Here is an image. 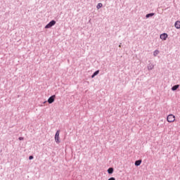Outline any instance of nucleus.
<instances>
[{
  "mask_svg": "<svg viewBox=\"0 0 180 180\" xmlns=\"http://www.w3.org/2000/svg\"><path fill=\"white\" fill-rule=\"evenodd\" d=\"M57 23V22L54 20H51L46 26V29H51V27H53Z\"/></svg>",
  "mask_w": 180,
  "mask_h": 180,
  "instance_id": "nucleus-1",
  "label": "nucleus"
},
{
  "mask_svg": "<svg viewBox=\"0 0 180 180\" xmlns=\"http://www.w3.org/2000/svg\"><path fill=\"white\" fill-rule=\"evenodd\" d=\"M167 120L169 123H173V122H175V115L169 114L167 117Z\"/></svg>",
  "mask_w": 180,
  "mask_h": 180,
  "instance_id": "nucleus-2",
  "label": "nucleus"
},
{
  "mask_svg": "<svg viewBox=\"0 0 180 180\" xmlns=\"http://www.w3.org/2000/svg\"><path fill=\"white\" fill-rule=\"evenodd\" d=\"M55 101H56V94H53V95L51 96L48 98V103H49V104L53 103Z\"/></svg>",
  "mask_w": 180,
  "mask_h": 180,
  "instance_id": "nucleus-3",
  "label": "nucleus"
},
{
  "mask_svg": "<svg viewBox=\"0 0 180 180\" xmlns=\"http://www.w3.org/2000/svg\"><path fill=\"white\" fill-rule=\"evenodd\" d=\"M160 39L161 40L165 41L167 39H168V34L164 32L160 35Z\"/></svg>",
  "mask_w": 180,
  "mask_h": 180,
  "instance_id": "nucleus-4",
  "label": "nucleus"
},
{
  "mask_svg": "<svg viewBox=\"0 0 180 180\" xmlns=\"http://www.w3.org/2000/svg\"><path fill=\"white\" fill-rule=\"evenodd\" d=\"M141 162H142L141 160H136L134 162L135 167H140V165H141Z\"/></svg>",
  "mask_w": 180,
  "mask_h": 180,
  "instance_id": "nucleus-5",
  "label": "nucleus"
},
{
  "mask_svg": "<svg viewBox=\"0 0 180 180\" xmlns=\"http://www.w3.org/2000/svg\"><path fill=\"white\" fill-rule=\"evenodd\" d=\"M154 15H155V13H150L146 15V19H148V18H153V16H154Z\"/></svg>",
  "mask_w": 180,
  "mask_h": 180,
  "instance_id": "nucleus-6",
  "label": "nucleus"
},
{
  "mask_svg": "<svg viewBox=\"0 0 180 180\" xmlns=\"http://www.w3.org/2000/svg\"><path fill=\"white\" fill-rule=\"evenodd\" d=\"M148 71H151V70H154V65L153 63H150L148 65Z\"/></svg>",
  "mask_w": 180,
  "mask_h": 180,
  "instance_id": "nucleus-7",
  "label": "nucleus"
},
{
  "mask_svg": "<svg viewBox=\"0 0 180 180\" xmlns=\"http://www.w3.org/2000/svg\"><path fill=\"white\" fill-rule=\"evenodd\" d=\"M176 29H180V21H176L174 23Z\"/></svg>",
  "mask_w": 180,
  "mask_h": 180,
  "instance_id": "nucleus-8",
  "label": "nucleus"
},
{
  "mask_svg": "<svg viewBox=\"0 0 180 180\" xmlns=\"http://www.w3.org/2000/svg\"><path fill=\"white\" fill-rule=\"evenodd\" d=\"M179 88V84H175L172 87V91H175Z\"/></svg>",
  "mask_w": 180,
  "mask_h": 180,
  "instance_id": "nucleus-9",
  "label": "nucleus"
},
{
  "mask_svg": "<svg viewBox=\"0 0 180 180\" xmlns=\"http://www.w3.org/2000/svg\"><path fill=\"white\" fill-rule=\"evenodd\" d=\"M115 171V169L113 167H110L108 169L107 172L109 174H112L113 172Z\"/></svg>",
  "mask_w": 180,
  "mask_h": 180,
  "instance_id": "nucleus-10",
  "label": "nucleus"
},
{
  "mask_svg": "<svg viewBox=\"0 0 180 180\" xmlns=\"http://www.w3.org/2000/svg\"><path fill=\"white\" fill-rule=\"evenodd\" d=\"M98 74H99V70L95 71V72L91 75V78H95V77H96V75H98Z\"/></svg>",
  "mask_w": 180,
  "mask_h": 180,
  "instance_id": "nucleus-11",
  "label": "nucleus"
},
{
  "mask_svg": "<svg viewBox=\"0 0 180 180\" xmlns=\"http://www.w3.org/2000/svg\"><path fill=\"white\" fill-rule=\"evenodd\" d=\"M158 54H160V51L155 50V51H153L154 57H157V56H158Z\"/></svg>",
  "mask_w": 180,
  "mask_h": 180,
  "instance_id": "nucleus-12",
  "label": "nucleus"
},
{
  "mask_svg": "<svg viewBox=\"0 0 180 180\" xmlns=\"http://www.w3.org/2000/svg\"><path fill=\"white\" fill-rule=\"evenodd\" d=\"M55 141L57 144H60V136H55Z\"/></svg>",
  "mask_w": 180,
  "mask_h": 180,
  "instance_id": "nucleus-13",
  "label": "nucleus"
},
{
  "mask_svg": "<svg viewBox=\"0 0 180 180\" xmlns=\"http://www.w3.org/2000/svg\"><path fill=\"white\" fill-rule=\"evenodd\" d=\"M103 6V4H102V3H98L96 6V8L101 9V8H102Z\"/></svg>",
  "mask_w": 180,
  "mask_h": 180,
  "instance_id": "nucleus-14",
  "label": "nucleus"
},
{
  "mask_svg": "<svg viewBox=\"0 0 180 180\" xmlns=\"http://www.w3.org/2000/svg\"><path fill=\"white\" fill-rule=\"evenodd\" d=\"M55 137H60V130L56 131Z\"/></svg>",
  "mask_w": 180,
  "mask_h": 180,
  "instance_id": "nucleus-15",
  "label": "nucleus"
},
{
  "mask_svg": "<svg viewBox=\"0 0 180 180\" xmlns=\"http://www.w3.org/2000/svg\"><path fill=\"white\" fill-rule=\"evenodd\" d=\"M33 158H34V157L33 155H30L29 156V160H33Z\"/></svg>",
  "mask_w": 180,
  "mask_h": 180,
  "instance_id": "nucleus-16",
  "label": "nucleus"
},
{
  "mask_svg": "<svg viewBox=\"0 0 180 180\" xmlns=\"http://www.w3.org/2000/svg\"><path fill=\"white\" fill-rule=\"evenodd\" d=\"M18 140H20V141H22L24 140V138L20 136V137L18 138Z\"/></svg>",
  "mask_w": 180,
  "mask_h": 180,
  "instance_id": "nucleus-17",
  "label": "nucleus"
},
{
  "mask_svg": "<svg viewBox=\"0 0 180 180\" xmlns=\"http://www.w3.org/2000/svg\"><path fill=\"white\" fill-rule=\"evenodd\" d=\"M108 180H116V179L115 177H110Z\"/></svg>",
  "mask_w": 180,
  "mask_h": 180,
  "instance_id": "nucleus-18",
  "label": "nucleus"
}]
</instances>
